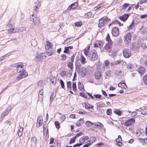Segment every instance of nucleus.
I'll list each match as a JSON object with an SVG mask.
<instances>
[{
    "instance_id": "obj_1",
    "label": "nucleus",
    "mask_w": 147,
    "mask_h": 147,
    "mask_svg": "<svg viewBox=\"0 0 147 147\" xmlns=\"http://www.w3.org/2000/svg\"><path fill=\"white\" fill-rule=\"evenodd\" d=\"M84 52L86 56H88L89 59L91 61H95L97 59V53L96 50H92L88 52L86 49H84Z\"/></svg>"
},
{
    "instance_id": "obj_2",
    "label": "nucleus",
    "mask_w": 147,
    "mask_h": 147,
    "mask_svg": "<svg viewBox=\"0 0 147 147\" xmlns=\"http://www.w3.org/2000/svg\"><path fill=\"white\" fill-rule=\"evenodd\" d=\"M47 42L48 43L46 44L45 48L47 55L49 56H51L52 54L55 52V51L54 49L52 47L53 46V45L49 42L47 41Z\"/></svg>"
},
{
    "instance_id": "obj_3",
    "label": "nucleus",
    "mask_w": 147,
    "mask_h": 147,
    "mask_svg": "<svg viewBox=\"0 0 147 147\" xmlns=\"http://www.w3.org/2000/svg\"><path fill=\"white\" fill-rule=\"evenodd\" d=\"M30 20L31 21H33L34 24L36 25H38L40 23V21L39 20V18L38 17L36 16L33 14L31 16H30Z\"/></svg>"
},
{
    "instance_id": "obj_4",
    "label": "nucleus",
    "mask_w": 147,
    "mask_h": 147,
    "mask_svg": "<svg viewBox=\"0 0 147 147\" xmlns=\"http://www.w3.org/2000/svg\"><path fill=\"white\" fill-rule=\"evenodd\" d=\"M107 17H103L99 20V22L98 24V27L100 28L104 26V24L107 23Z\"/></svg>"
},
{
    "instance_id": "obj_5",
    "label": "nucleus",
    "mask_w": 147,
    "mask_h": 147,
    "mask_svg": "<svg viewBox=\"0 0 147 147\" xmlns=\"http://www.w3.org/2000/svg\"><path fill=\"white\" fill-rule=\"evenodd\" d=\"M131 34L130 33H128L124 36V41L125 43L129 44L131 42Z\"/></svg>"
},
{
    "instance_id": "obj_6",
    "label": "nucleus",
    "mask_w": 147,
    "mask_h": 147,
    "mask_svg": "<svg viewBox=\"0 0 147 147\" xmlns=\"http://www.w3.org/2000/svg\"><path fill=\"white\" fill-rule=\"evenodd\" d=\"M14 67H16L17 72L20 73L22 71L23 69V66L22 63H17L14 65Z\"/></svg>"
},
{
    "instance_id": "obj_7",
    "label": "nucleus",
    "mask_w": 147,
    "mask_h": 147,
    "mask_svg": "<svg viewBox=\"0 0 147 147\" xmlns=\"http://www.w3.org/2000/svg\"><path fill=\"white\" fill-rule=\"evenodd\" d=\"M123 55L124 57L125 58H128L131 56V51L129 49H125L123 50Z\"/></svg>"
},
{
    "instance_id": "obj_8",
    "label": "nucleus",
    "mask_w": 147,
    "mask_h": 147,
    "mask_svg": "<svg viewBox=\"0 0 147 147\" xmlns=\"http://www.w3.org/2000/svg\"><path fill=\"white\" fill-rule=\"evenodd\" d=\"M44 57H45V54L44 53H41L36 56V60L37 61L41 62L43 61V60L44 59Z\"/></svg>"
},
{
    "instance_id": "obj_9",
    "label": "nucleus",
    "mask_w": 147,
    "mask_h": 147,
    "mask_svg": "<svg viewBox=\"0 0 147 147\" xmlns=\"http://www.w3.org/2000/svg\"><path fill=\"white\" fill-rule=\"evenodd\" d=\"M28 75L27 72L25 71H23L22 73H20V75L18 76L16 78V80L18 81L21 80L23 78L26 77Z\"/></svg>"
},
{
    "instance_id": "obj_10",
    "label": "nucleus",
    "mask_w": 147,
    "mask_h": 147,
    "mask_svg": "<svg viewBox=\"0 0 147 147\" xmlns=\"http://www.w3.org/2000/svg\"><path fill=\"white\" fill-rule=\"evenodd\" d=\"M112 35L114 36H117L119 34V29L117 27H114L112 29Z\"/></svg>"
},
{
    "instance_id": "obj_11",
    "label": "nucleus",
    "mask_w": 147,
    "mask_h": 147,
    "mask_svg": "<svg viewBox=\"0 0 147 147\" xmlns=\"http://www.w3.org/2000/svg\"><path fill=\"white\" fill-rule=\"evenodd\" d=\"M11 107H8L3 112L1 113V117H3L7 115L10 112L11 110Z\"/></svg>"
},
{
    "instance_id": "obj_12",
    "label": "nucleus",
    "mask_w": 147,
    "mask_h": 147,
    "mask_svg": "<svg viewBox=\"0 0 147 147\" xmlns=\"http://www.w3.org/2000/svg\"><path fill=\"white\" fill-rule=\"evenodd\" d=\"M135 122V120L133 118H131L124 123V125L126 126H128L134 123Z\"/></svg>"
},
{
    "instance_id": "obj_13",
    "label": "nucleus",
    "mask_w": 147,
    "mask_h": 147,
    "mask_svg": "<svg viewBox=\"0 0 147 147\" xmlns=\"http://www.w3.org/2000/svg\"><path fill=\"white\" fill-rule=\"evenodd\" d=\"M129 16V14H125L124 15L119 16V18L121 20L125 22L127 20Z\"/></svg>"
},
{
    "instance_id": "obj_14",
    "label": "nucleus",
    "mask_w": 147,
    "mask_h": 147,
    "mask_svg": "<svg viewBox=\"0 0 147 147\" xmlns=\"http://www.w3.org/2000/svg\"><path fill=\"white\" fill-rule=\"evenodd\" d=\"M97 69L98 72L101 73L104 72L105 68L102 66H100L98 64L97 66Z\"/></svg>"
},
{
    "instance_id": "obj_15",
    "label": "nucleus",
    "mask_w": 147,
    "mask_h": 147,
    "mask_svg": "<svg viewBox=\"0 0 147 147\" xmlns=\"http://www.w3.org/2000/svg\"><path fill=\"white\" fill-rule=\"evenodd\" d=\"M118 86L119 87L125 89H126L127 88L126 84L123 81H122L118 84Z\"/></svg>"
},
{
    "instance_id": "obj_16",
    "label": "nucleus",
    "mask_w": 147,
    "mask_h": 147,
    "mask_svg": "<svg viewBox=\"0 0 147 147\" xmlns=\"http://www.w3.org/2000/svg\"><path fill=\"white\" fill-rule=\"evenodd\" d=\"M78 5V4L77 2H75L71 5L68 7V9L70 10L71 9H73L76 8L77 7Z\"/></svg>"
},
{
    "instance_id": "obj_17",
    "label": "nucleus",
    "mask_w": 147,
    "mask_h": 147,
    "mask_svg": "<svg viewBox=\"0 0 147 147\" xmlns=\"http://www.w3.org/2000/svg\"><path fill=\"white\" fill-rule=\"evenodd\" d=\"M138 71L140 74L141 75L143 74L146 71L145 69L143 67H140L138 69Z\"/></svg>"
},
{
    "instance_id": "obj_18",
    "label": "nucleus",
    "mask_w": 147,
    "mask_h": 147,
    "mask_svg": "<svg viewBox=\"0 0 147 147\" xmlns=\"http://www.w3.org/2000/svg\"><path fill=\"white\" fill-rule=\"evenodd\" d=\"M81 63L82 64H84L86 63L85 58L82 55H80V59H79Z\"/></svg>"
},
{
    "instance_id": "obj_19",
    "label": "nucleus",
    "mask_w": 147,
    "mask_h": 147,
    "mask_svg": "<svg viewBox=\"0 0 147 147\" xmlns=\"http://www.w3.org/2000/svg\"><path fill=\"white\" fill-rule=\"evenodd\" d=\"M89 139V137L87 136H84L82 137L79 140L80 143H83L87 140Z\"/></svg>"
},
{
    "instance_id": "obj_20",
    "label": "nucleus",
    "mask_w": 147,
    "mask_h": 147,
    "mask_svg": "<svg viewBox=\"0 0 147 147\" xmlns=\"http://www.w3.org/2000/svg\"><path fill=\"white\" fill-rule=\"evenodd\" d=\"M23 127L20 126L17 132V134L18 136L20 137L23 134Z\"/></svg>"
},
{
    "instance_id": "obj_21",
    "label": "nucleus",
    "mask_w": 147,
    "mask_h": 147,
    "mask_svg": "<svg viewBox=\"0 0 147 147\" xmlns=\"http://www.w3.org/2000/svg\"><path fill=\"white\" fill-rule=\"evenodd\" d=\"M141 30V33L142 34H147V28L142 27Z\"/></svg>"
},
{
    "instance_id": "obj_22",
    "label": "nucleus",
    "mask_w": 147,
    "mask_h": 147,
    "mask_svg": "<svg viewBox=\"0 0 147 147\" xmlns=\"http://www.w3.org/2000/svg\"><path fill=\"white\" fill-rule=\"evenodd\" d=\"M37 6H35L34 7V10L37 12L38 11L39 7L40 6V2H37Z\"/></svg>"
},
{
    "instance_id": "obj_23",
    "label": "nucleus",
    "mask_w": 147,
    "mask_h": 147,
    "mask_svg": "<svg viewBox=\"0 0 147 147\" xmlns=\"http://www.w3.org/2000/svg\"><path fill=\"white\" fill-rule=\"evenodd\" d=\"M112 42H108L106 43L104 47V49L106 50H108L110 49L112 46Z\"/></svg>"
},
{
    "instance_id": "obj_24",
    "label": "nucleus",
    "mask_w": 147,
    "mask_h": 147,
    "mask_svg": "<svg viewBox=\"0 0 147 147\" xmlns=\"http://www.w3.org/2000/svg\"><path fill=\"white\" fill-rule=\"evenodd\" d=\"M86 72L85 70V68L84 67H83L81 72V76L82 77H84L86 75Z\"/></svg>"
},
{
    "instance_id": "obj_25",
    "label": "nucleus",
    "mask_w": 147,
    "mask_h": 147,
    "mask_svg": "<svg viewBox=\"0 0 147 147\" xmlns=\"http://www.w3.org/2000/svg\"><path fill=\"white\" fill-rule=\"evenodd\" d=\"M78 88L80 90L83 89L84 90V85L80 82H78Z\"/></svg>"
},
{
    "instance_id": "obj_26",
    "label": "nucleus",
    "mask_w": 147,
    "mask_h": 147,
    "mask_svg": "<svg viewBox=\"0 0 147 147\" xmlns=\"http://www.w3.org/2000/svg\"><path fill=\"white\" fill-rule=\"evenodd\" d=\"M101 74L100 73L98 72H97L95 74V78L97 79H100L101 77Z\"/></svg>"
},
{
    "instance_id": "obj_27",
    "label": "nucleus",
    "mask_w": 147,
    "mask_h": 147,
    "mask_svg": "<svg viewBox=\"0 0 147 147\" xmlns=\"http://www.w3.org/2000/svg\"><path fill=\"white\" fill-rule=\"evenodd\" d=\"M85 105V108L86 109H93L94 108V106L90 105L89 104H87L86 103H84Z\"/></svg>"
},
{
    "instance_id": "obj_28",
    "label": "nucleus",
    "mask_w": 147,
    "mask_h": 147,
    "mask_svg": "<svg viewBox=\"0 0 147 147\" xmlns=\"http://www.w3.org/2000/svg\"><path fill=\"white\" fill-rule=\"evenodd\" d=\"M135 22L134 20H133L131 24H130L129 26L128 27V29H133L135 28Z\"/></svg>"
},
{
    "instance_id": "obj_29",
    "label": "nucleus",
    "mask_w": 147,
    "mask_h": 147,
    "mask_svg": "<svg viewBox=\"0 0 147 147\" xmlns=\"http://www.w3.org/2000/svg\"><path fill=\"white\" fill-rule=\"evenodd\" d=\"M75 65L76 68L78 69L80 68L81 66V64L78 60H77L75 62Z\"/></svg>"
},
{
    "instance_id": "obj_30",
    "label": "nucleus",
    "mask_w": 147,
    "mask_h": 147,
    "mask_svg": "<svg viewBox=\"0 0 147 147\" xmlns=\"http://www.w3.org/2000/svg\"><path fill=\"white\" fill-rule=\"evenodd\" d=\"M130 5V4L128 3H125L123 4L121 6V8L123 10H125L126 8L129 7Z\"/></svg>"
},
{
    "instance_id": "obj_31",
    "label": "nucleus",
    "mask_w": 147,
    "mask_h": 147,
    "mask_svg": "<svg viewBox=\"0 0 147 147\" xmlns=\"http://www.w3.org/2000/svg\"><path fill=\"white\" fill-rule=\"evenodd\" d=\"M67 66L70 69L72 70L73 68V63L72 62H69L67 63Z\"/></svg>"
},
{
    "instance_id": "obj_32",
    "label": "nucleus",
    "mask_w": 147,
    "mask_h": 147,
    "mask_svg": "<svg viewBox=\"0 0 147 147\" xmlns=\"http://www.w3.org/2000/svg\"><path fill=\"white\" fill-rule=\"evenodd\" d=\"M96 140V137L92 136L90 138V140H89L88 142H90L91 143V144L93 142H94Z\"/></svg>"
},
{
    "instance_id": "obj_33",
    "label": "nucleus",
    "mask_w": 147,
    "mask_h": 147,
    "mask_svg": "<svg viewBox=\"0 0 147 147\" xmlns=\"http://www.w3.org/2000/svg\"><path fill=\"white\" fill-rule=\"evenodd\" d=\"M114 112L115 113L119 116L121 115V114L122 112L120 110L118 109H116L115 110H114Z\"/></svg>"
},
{
    "instance_id": "obj_34",
    "label": "nucleus",
    "mask_w": 147,
    "mask_h": 147,
    "mask_svg": "<svg viewBox=\"0 0 147 147\" xmlns=\"http://www.w3.org/2000/svg\"><path fill=\"white\" fill-rule=\"evenodd\" d=\"M79 121H80V122H78L76 123V125L78 126H80L81 124L83 123L84 122V121L83 119H80Z\"/></svg>"
},
{
    "instance_id": "obj_35",
    "label": "nucleus",
    "mask_w": 147,
    "mask_h": 147,
    "mask_svg": "<svg viewBox=\"0 0 147 147\" xmlns=\"http://www.w3.org/2000/svg\"><path fill=\"white\" fill-rule=\"evenodd\" d=\"M92 15V13L91 12H88L84 14V16L87 18L90 17Z\"/></svg>"
},
{
    "instance_id": "obj_36",
    "label": "nucleus",
    "mask_w": 147,
    "mask_h": 147,
    "mask_svg": "<svg viewBox=\"0 0 147 147\" xmlns=\"http://www.w3.org/2000/svg\"><path fill=\"white\" fill-rule=\"evenodd\" d=\"M133 67V65L131 63H129L127 64L126 67L127 69H132Z\"/></svg>"
},
{
    "instance_id": "obj_37",
    "label": "nucleus",
    "mask_w": 147,
    "mask_h": 147,
    "mask_svg": "<svg viewBox=\"0 0 147 147\" xmlns=\"http://www.w3.org/2000/svg\"><path fill=\"white\" fill-rule=\"evenodd\" d=\"M67 88L71 89V82L68 81L67 82Z\"/></svg>"
},
{
    "instance_id": "obj_38",
    "label": "nucleus",
    "mask_w": 147,
    "mask_h": 147,
    "mask_svg": "<svg viewBox=\"0 0 147 147\" xmlns=\"http://www.w3.org/2000/svg\"><path fill=\"white\" fill-rule=\"evenodd\" d=\"M43 99V95H38V102H41Z\"/></svg>"
},
{
    "instance_id": "obj_39",
    "label": "nucleus",
    "mask_w": 147,
    "mask_h": 147,
    "mask_svg": "<svg viewBox=\"0 0 147 147\" xmlns=\"http://www.w3.org/2000/svg\"><path fill=\"white\" fill-rule=\"evenodd\" d=\"M106 76L110 77L111 76V71L110 70H108L107 72L105 73Z\"/></svg>"
},
{
    "instance_id": "obj_40",
    "label": "nucleus",
    "mask_w": 147,
    "mask_h": 147,
    "mask_svg": "<svg viewBox=\"0 0 147 147\" xmlns=\"http://www.w3.org/2000/svg\"><path fill=\"white\" fill-rule=\"evenodd\" d=\"M106 40L108 42H111L112 40L111 39L109 34L108 33L106 37Z\"/></svg>"
},
{
    "instance_id": "obj_41",
    "label": "nucleus",
    "mask_w": 147,
    "mask_h": 147,
    "mask_svg": "<svg viewBox=\"0 0 147 147\" xmlns=\"http://www.w3.org/2000/svg\"><path fill=\"white\" fill-rule=\"evenodd\" d=\"M75 25L76 26L80 27L82 25V22H78L75 23Z\"/></svg>"
},
{
    "instance_id": "obj_42",
    "label": "nucleus",
    "mask_w": 147,
    "mask_h": 147,
    "mask_svg": "<svg viewBox=\"0 0 147 147\" xmlns=\"http://www.w3.org/2000/svg\"><path fill=\"white\" fill-rule=\"evenodd\" d=\"M143 80L144 84L147 85V74L144 76Z\"/></svg>"
},
{
    "instance_id": "obj_43",
    "label": "nucleus",
    "mask_w": 147,
    "mask_h": 147,
    "mask_svg": "<svg viewBox=\"0 0 147 147\" xmlns=\"http://www.w3.org/2000/svg\"><path fill=\"white\" fill-rule=\"evenodd\" d=\"M50 80L52 84H55L56 83V79L55 77H54L53 78L51 79Z\"/></svg>"
},
{
    "instance_id": "obj_44",
    "label": "nucleus",
    "mask_w": 147,
    "mask_h": 147,
    "mask_svg": "<svg viewBox=\"0 0 147 147\" xmlns=\"http://www.w3.org/2000/svg\"><path fill=\"white\" fill-rule=\"evenodd\" d=\"M38 85L40 86H43L44 85V83L42 80L40 81L37 83Z\"/></svg>"
},
{
    "instance_id": "obj_45",
    "label": "nucleus",
    "mask_w": 147,
    "mask_h": 147,
    "mask_svg": "<svg viewBox=\"0 0 147 147\" xmlns=\"http://www.w3.org/2000/svg\"><path fill=\"white\" fill-rule=\"evenodd\" d=\"M76 138L75 137H74L73 138H71L69 142V144H71L72 143H74L76 140Z\"/></svg>"
},
{
    "instance_id": "obj_46",
    "label": "nucleus",
    "mask_w": 147,
    "mask_h": 147,
    "mask_svg": "<svg viewBox=\"0 0 147 147\" xmlns=\"http://www.w3.org/2000/svg\"><path fill=\"white\" fill-rule=\"evenodd\" d=\"M55 124L56 128L59 129L60 128L59 123L57 121H55Z\"/></svg>"
},
{
    "instance_id": "obj_47",
    "label": "nucleus",
    "mask_w": 147,
    "mask_h": 147,
    "mask_svg": "<svg viewBox=\"0 0 147 147\" xmlns=\"http://www.w3.org/2000/svg\"><path fill=\"white\" fill-rule=\"evenodd\" d=\"M72 88L73 90L74 91H75L76 90V82H73L72 83Z\"/></svg>"
},
{
    "instance_id": "obj_48",
    "label": "nucleus",
    "mask_w": 147,
    "mask_h": 147,
    "mask_svg": "<svg viewBox=\"0 0 147 147\" xmlns=\"http://www.w3.org/2000/svg\"><path fill=\"white\" fill-rule=\"evenodd\" d=\"M60 84L61 88L64 89L65 88V85L63 81L62 80H60Z\"/></svg>"
},
{
    "instance_id": "obj_49",
    "label": "nucleus",
    "mask_w": 147,
    "mask_h": 147,
    "mask_svg": "<svg viewBox=\"0 0 147 147\" xmlns=\"http://www.w3.org/2000/svg\"><path fill=\"white\" fill-rule=\"evenodd\" d=\"M84 134V133L81 132L77 134L76 135L74 136L76 138L77 137L80 136H81L83 135Z\"/></svg>"
},
{
    "instance_id": "obj_50",
    "label": "nucleus",
    "mask_w": 147,
    "mask_h": 147,
    "mask_svg": "<svg viewBox=\"0 0 147 147\" xmlns=\"http://www.w3.org/2000/svg\"><path fill=\"white\" fill-rule=\"evenodd\" d=\"M41 121V119H39V118H38L37 119V122L36 123V125H37L39 127H40V126Z\"/></svg>"
},
{
    "instance_id": "obj_51",
    "label": "nucleus",
    "mask_w": 147,
    "mask_h": 147,
    "mask_svg": "<svg viewBox=\"0 0 147 147\" xmlns=\"http://www.w3.org/2000/svg\"><path fill=\"white\" fill-rule=\"evenodd\" d=\"M136 45L134 43H133L131 45L130 49L131 51L133 50L135 48Z\"/></svg>"
},
{
    "instance_id": "obj_52",
    "label": "nucleus",
    "mask_w": 147,
    "mask_h": 147,
    "mask_svg": "<svg viewBox=\"0 0 147 147\" xmlns=\"http://www.w3.org/2000/svg\"><path fill=\"white\" fill-rule=\"evenodd\" d=\"M117 53V51H112L111 52L112 53L111 54V55L110 54H109V55H110L113 58H114V56Z\"/></svg>"
},
{
    "instance_id": "obj_53",
    "label": "nucleus",
    "mask_w": 147,
    "mask_h": 147,
    "mask_svg": "<svg viewBox=\"0 0 147 147\" xmlns=\"http://www.w3.org/2000/svg\"><path fill=\"white\" fill-rule=\"evenodd\" d=\"M112 113V110L111 109H108L106 111V113L107 115H109Z\"/></svg>"
},
{
    "instance_id": "obj_54",
    "label": "nucleus",
    "mask_w": 147,
    "mask_h": 147,
    "mask_svg": "<svg viewBox=\"0 0 147 147\" xmlns=\"http://www.w3.org/2000/svg\"><path fill=\"white\" fill-rule=\"evenodd\" d=\"M118 139H116V142L118 146H122V143L121 142V141H119Z\"/></svg>"
},
{
    "instance_id": "obj_55",
    "label": "nucleus",
    "mask_w": 147,
    "mask_h": 147,
    "mask_svg": "<svg viewBox=\"0 0 147 147\" xmlns=\"http://www.w3.org/2000/svg\"><path fill=\"white\" fill-rule=\"evenodd\" d=\"M79 95L80 96H81L82 97L84 98H87V96H86L84 93H82V92H80L79 93Z\"/></svg>"
},
{
    "instance_id": "obj_56",
    "label": "nucleus",
    "mask_w": 147,
    "mask_h": 147,
    "mask_svg": "<svg viewBox=\"0 0 147 147\" xmlns=\"http://www.w3.org/2000/svg\"><path fill=\"white\" fill-rule=\"evenodd\" d=\"M94 96L96 98L100 99L102 95L99 94H97L94 95Z\"/></svg>"
},
{
    "instance_id": "obj_57",
    "label": "nucleus",
    "mask_w": 147,
    "mask_h": 147,
    "mask_svg": "<svg viewBox=\"0 0 147 147\" xmlns=\"http://www.w3.org/2000/svg\"><path fill=\"white\" fill-rule=\"evenodd\" d=\"M65 119V115H62L60 117V119L61 122H63L64 121Z\"/></svg>"
},
{
    "instance_id": "obj_58",
    "label": "nucleus",
    "mask_w": 147,
    "mask_h": 147,
    "mask_svg": "<svg viewBox=\"0 0 147 147\" xmlns=\"http://www.w3.org/2000/svg\"><path fill=\"white\" fill-rule=\"evenodd\" d=\"M68 52H69V50L66 47H65V50L63 51V53H68Z\"/></svg>"
},
{
    "instance_id": "obj_59",
    "label": "nucleus",
    "mask_w": 147,
    "mask_h": 147,
    "mask_svg": "<svg viewBox=\"0 0 147 147\" xmlns=\"http://www.w3.org/2000/svg\"><path fill=\"white\" fill-rule=\"evenodd\" d=\"M93 124L92 122L89 121H87L86 123V124L87 126H90Z\"/></svg>"
},
{
    "instance_id": "obj_60",
    "label": "nucleus",
    "mask_w": 147,
    "mask_h": 147,
    "mask_svg": "<svg viewBox=\"0 0 147 147\" xmlns=\"http://www.w3.org/2000/svg\"><path fill=\"white\" fill-rule=\"evenodd\" d=\"M137 114H138V113L137 112H136L135 111H134V112H133L131 113V117H133L136 116Z\"/></svg>"
},
{
    "instance_id": "obj_61",
    "label": "nucleus",
    "mask_w": 147,
    "mask_h": 147,
    "mask_svg": "<svg viewBox=\"0 0 147 147\" xmlns=\"http://www.w3.org/2000/svg\"><path fill=\"white\" fill-rule=\"evenodd\" d=\"M61 59L62 60H65L66 58V55L65 54H63L61 55Z\"/></svg>"
},
{
    "instance_id": "obj_62",
    "label": "nucleus",
    "mask_w": 147,
    "mask_h": 147,
    "mask_svg": "<svg viewBox=\"0 0 147 147\" xmlns=\"http://www.w3.org/2000/svg\"><path fill=\"white\" fill-rule=\"evenodd\" d=\"M60 75L62 77H64L65 76V71H63L60 74Z\"/></svg>"
},
{
    "instance_id": "obj_63",
    "label": "nucleus",
    "mask_w": 147,
    "mask_h": 147,
    "mask_svg": "<svg viewBox=\"0 0 147 147\" xmlns=\"http://www.w3.org/2000/svg\"><path fill=\"white\" fill-rule=\"evenodd\" d=\"M109 63L108 60L105 61L104 62V64L106 67H107L109 65Z\"/></svg>"
},
{
    "instance_id": "obj_64",
    "label": "nucleus",
    "mask_w": 147,
    "mask_h": 147,
    "mask_svg": "<svg viewBox=\"0 0 147 147\" xmlns=\"http://www.w3.org/2000/svg\"><path fill=\"white\" fill-rule=\"evenodd\" d=\"M91 144V143L90 142H89L87 144H85L82 147H88Z\"/></svg>"
}]
</instances>
